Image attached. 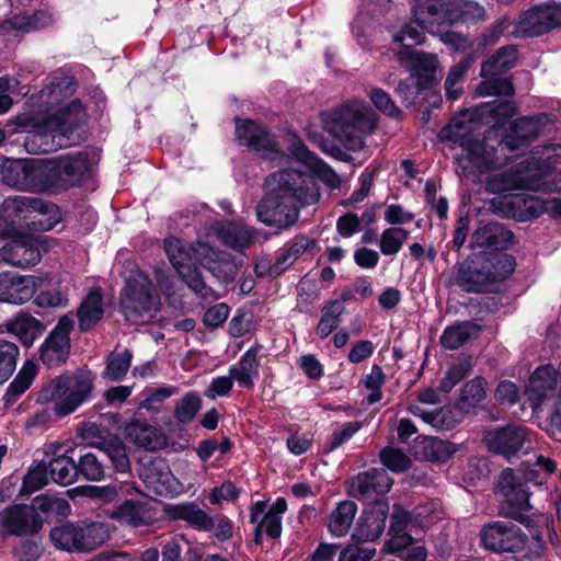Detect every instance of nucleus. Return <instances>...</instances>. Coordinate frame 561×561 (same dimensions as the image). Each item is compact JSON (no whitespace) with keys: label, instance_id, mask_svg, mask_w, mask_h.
I'll use <instances>...</instances> for the list:
<instances>
[{"label":"nucleus","instance_id":"0e129e2a","mask_svg":"<svg viewBox=\"0 0 561 561\" xmlns=\"http://www.w3.org/2000/svg\"><path fill=\"white\" fill-rule=\"evenodd\" d=\"M48 471L46 466L38 465L28 470L23 479L22 494H32L47 484Z\"/></svg>","mask_w":561,"mask_h":561},{"label":"nucleus","instance_id":"4d7b16f0","mask_svg":"<svg viewBox=\"0 0 561 561\" xmlns=\"http://www.w3.org/2000/svg\"><path fill=\"white\" fill-rule=\"evenodd\" d=\"M202 400L195 392L186 393L182 399L176 401L174 416L181 423H190L199 411Z\"/></svg>","mask_w":561,"mask_h":561},{"label":"nucleus","instance_id":"423d86ee","mask_svg":"<svg viewBox=\"0 0 561 561\" xmlns=\"http://www.w3.org/2000/svg\"><path fill=\"white\" fill-rule=\"evenodd\" d=\"M164 250L170 263L187 286L201 297L207 298L211 289L205 285L196 264L214 273L215 265L220 261V253L207 243L198 242L192 248L176 238L165 239Z\"/></svg>","mask_w":561,"mask_h":561},{"label":"nucleus","instance_id":"a211bd4d","mask_svg":"<svg viewBox=\"0 0 561 561\" xmlns=\"http://www.w3.org/2000/svg\"><path fill=\"white\" fill-rule=\"evenodd\" d=\"M559 26H561V4L537 5L519 16L515 33L519 37L537 36Z\"/></svg>","mask_w":561,"mask_h":561},{"label":"nucleus","instance_id":"8fccbe9b","mask_svg":"<svg viewBox=\"0 0 561 561\" xmlns=\"http://www.w3.org/2000/svg\"><path fill=\"white\" fill-rule=\"evenodd\" d=\"M108 538L107 528L101 523L79 526V551H90Z\"/></svg>","mask_w":561,"mask_h":561},{"label":"nucleus","instance_id":"c9c22d12","mask_svg":"<svg viewBox=\"0 0 561 561\" xmlns=\"http://www.w3.org/2000/svg\"><path fill=\"white\" fill-rule=\"evenodd\" d=\"M103 316L102 294L100 289H92L78 309V321L81 331L95 325Z\"/></svg>","mask_w":561,"mask_h":561},{"label":"nucleus","instance_id":"09e8293b","mask_svg":"<svg viewBox=\"0 0 561 561\" xmlns=\"http://www.w3.org/2000/svg\"><path fill=\"white\" fill-rule=\"evenodd\" d=\"M409 234L410 232L407 229L400 227L385 229L378 242L380 252L386 256L398 254L402 250Z\"/></svg>","mask_w":561,"mask_h":561},{"label":"nucleus","instance_id":"4c0bfd02","mask_svg":"<svg viewBox=\"0 0 561 561\" xmlns=\"http://www.w3.org/2000/svg\"><path fill=\"white\" fill-rule=\"evenodd\" d=\"M111 517L122 525L140 527L150 523L151 516L145 504L134 501H126L117 510L113 511Z\"/></svg>","mask_w":561,"mask_h":561},{"label":"nucleus","instance_id":"2f4dec72","mask_svg":"<svg viewBox=\"0 0 561 561\" xmlns=\"http://www.w3.org/2000/svg\"><path fill=\"white\" fill-rule=\"evenodd\" d=\"M1 327L5 332L15 335L26 347L31 346L45 330L39 320L26 312H20Z\"/></svg>","mask_w":561,"mask_h":561},{"label":"nucleus","instance_id":"6e6d98bb","mask_svg":"<svg viewBox=\"0 0 561 561\" xmlns=\"http://www.w3.org/2000/svg\"><path fill=\"white\" fill-rule=\"evenodd\" d=\"M485 396L486 381L482 377H476L463 386L460 402L463 408H473L480 404L484 400Z\"/></svg>","mask_w":561,"mask_h":561},{"label":"nucleus","instance_id":"a18cd8bd","mask_svg":"<svg viewBox=\"0 0 561 561\" xmlns=\"http://www.w3.org/2000/svg\"><path fill=\"white\" fill-rule=\"evenodd\" d=\"M515 259L505 253L483 257V267L489 270L491 283L502 282L507 278L515 270Z\"/></svg>","mask_w":561,"mask_h":561},{"label":"nucleus","instance_id":"cd10ccee","mask_svg":"<svg viewBox=\"0 0 561 561\" xmlns=\"http://www.w3.org/2000/svg\"><path fill=\"white\" fill-rule=\"evenodd\" d=\"M126 437L136 446L147 450H159L167 446V436L146 420L133 419L125 427Z\"/></svg>","mask_w":561,"mask_h":561},{"label":"nucleus","instance_id":"c756f323","mask_svg":"<svg viewBox=\"0 0 561 561\" xmlns=\"http://www.w3.org/2000/svg\"><path fill=\"white\" fill-rule=\"evenodd\" d=\"M393 480L382 468H374L359 473L352 481V490L355 495L371 497L382 495L391 489Z\"/></svg>","mask_w":561,"mask_h":561},{"label":"nucleus","instance_id":"7c9ffc66","mask_svg":"<svg viewBox=\"0 0 561 561\" xmlns=\"http://www.w3.org/2000/svg\"><path fill=\"white\" fill-rule=\"evenodd\" d=\"M41 252L33 241H14L0 249V262L26 268L39 262Z\"/></svg>","mask_w":561,"mask_h":561},{"label":"nucleus","instance_id":"4468645a","mask_svg":"<svg viewBox=\"0 0 561 561\" xmlns=\"http://www.w3.org/2000/svg\"><path fill=\"white\" fill-rule=\"evenodd\" d=\"M531 436L530 430L526 426L512 423L485 431L483 442L491 451L510 459L522 449L530 447Z\"/></svg>","mask_w":561,"mask_h":561},{"label":"nucleus","instance_id":"0eeeda50","mask_svg":"<svg viewBox=\"0 0 561 561\" xmlns=\"http://www.w3.org/2000/svg\"><path fill=\"white\" fill-rule=\"evenodd\" d=\"M528 483L541 486V474L530 467L526 468V470L507 468L499 477L497 491L505 502V506L502 507V514L519 522L526 527H534L538 522L539 515L527 514V512L533 510Z\"/></svg>","mask_w":561,"mask_h":561},{"label":"nucleus","instance_id":"58836bf2","mask_svg":"<svg viewBox=\"0 0 561 561\" xmlns=\"http://www.w3.org/2000/svg\"><path fill=\"white\" fill-rule=\"evenodd\" d=\"M540 159L542 160V167L550 165L551 169L548 171L545 178H541V192H561V173L551 178V172L561 163V145L547 146L540 152Z\"/></svg>","mask_w":561,"mask_h":561},{"label":"nucleus","instance_id":"6e6552de","mask_svg":"<svg viewBox=\"0 0 561 561\" xmlns=\"http://www.w3.org/2000/svg\"><path fill=\"white\" fill-rule=\"evenodd\" d=\"M93 379L89 373L60 375L48 381L38 392L37 401L54 403V413L65 417L73 413L91 397Z\"/></svg>","mask_w":561,"mask_h":561},{"label":"nucleus","instance_id":"e433bc0d","mask_svg":"<svg viewBox=\"0 0 561 561\" xmlns=\"http://www.w3.org/2000/svg\"><path fill=\"white\" fill-rule=\"evenodd\" d=\"M357 506L353 501H342L329 517L328 529L334 537L345 536L354 520Z\"/></svg>","mask_w":561,"mask_h":561},{"label":"nucleus","instance_id":"680f3d73","mask_svg":"<svg viewBox=\"0 0 561 561\" xmlns=\"http://www.w3.org/2000/svg\"><path fill=\"white\" fill-rule=\"evenodd\" d=\"M131 363V353L124 351L110 355L107 359V366L105 375L112 380H121L125 377Z\"/></svg>","mask_w":561,"mask_h":561},{"label":"nucleus","instance_id":"dca6fc26","mask_svg":"<svg viewBox=\"0 0 561 561\" xmlns=\"http://www.w3.org/2000/svg\"><path fill=\"white\" fill-rule=\"evenodd\" d=\"M491 205L500 216L518 221L533 220L542 214H548V199L531 195L516 194L499 197L492 199Z\"/></svg>","mask_w":561,"mask_h":561},{"label":"nucleus","instance_id":"5701e85b","mask_svg":"<svg viewBox=\"0 0 561 561\" xmlns=\"http://www.w3.org/2000/svg\"><path fill=\"white\" fill-rule=\"evenodd\" d=\"M139 474L148 491L156 495H175L182 491V484L162 458H154L142 465Z\"/></svg>","mask_w":561,"mask_h":561},{"label":"nucleus","instance_id":"603ef678","mask_svg":"<svg viewBox=\"0 0 561 561\" xmlns=\"http://www.w3.org/2000/svg\"><path fill=\"white\" fill-rule=\"evenodd\" d=\"M50 540L58 549L79 551V526L64 524L50 530Z\"/></svg>","mask_w":561,"mask_h":561},{"label":"nucleus","instance_id":"1a4fd4ad","mask_svg":"<svg viewBox=\"0 0 561 561\" xmlns=\"http://www.w3.org/2000/svg\"><path fill=\"white\" fill-rule=\"evenodd\" d=\"M160 297L152 291L149 277L134 272L127 279L119 297V310L126 321L141 325L153 320L160 310Z\"/></svg>","mask_w":561,"mask_h":561},{"label":"nucleus","instance_id":"de8ad7c7","mask_svg":"<svg viewBox=\"0 0 561 561\" xmlns=\"http://www.w3.org/2000/svg\"><path fill=\"white\" fill-rule=\"evenodd\" d=\"M46 468L51 480L61 485L71 484L77 477V463L68 456L51 459Z\"/></svg>","mask_w":561,"mask_h":561},{"label":"nucleus","instance_id":"c85d7f7f","mask_svg":"<svg viewBox=\"0 0 561 561\" xmlns=\"http://www.w3.org/2000/svg\"><path fill=\"white\" fill-rule=\"evenodd\" d=\"M213 233L227 247L242 250L250 247L259 237V231L242 221L217 222L211 227Z\"/></svg>","mask_w":561,"mask_h":561},{"label":"nucleus","instance_id":"7ed1b4c3","mask_svg":"<svg viewBox=\"0 0 561 561\" xmlns=\"http://www.w3.org/2000/svg\"><path fill=\"white\" fill-rule=\"evenodd\" d=\"M85 118L79 101H72L56 114L22 113L11 123L19 129L28 131L24 148L31 154L48 153L70 145V135Z\"/></svg>","mask_w":561,"mask_h":561},{"label":"nucleus","instance_id":"ea45409f","mask_svg":"<svg viewBox=\"0 0 561 561\" xmlns=\"http://www.w3.org/2000/svg\"><path fill=\"white\" fill-rule=\"evenodd\" d=\"M480 327L469 321L448 327L440 336V344L448 350L461 347L468 340L477 335Z\"/></svg>","mask_w":561,"mask_h":561},{"label":"nucleus","instance_id":"a19ab883","mask_svg":"<svg viewBox=\"0 0 561 561\" xmlns=\"http://www.w3.org/2000/svg\"><path fill=\"white\" fill-rule=\"evenodd\" d=\"M386 527V512L366 513L358 524L353 537L359 541H374L378 539Z\"/></svg>","mask_w":561,"mask_h":561},{"label":"nucleus","instance_id":"473e14b6","mask_svg":"<svg viewBox=\"0 0 561 561\" xmlns=\"http://www.w3.org/2000/svg\"><path fill=\"white\" fill-rule=\"evenodd\" d=\"M164 512L170 519L183 520L190 527L199 531H204L210 525V514L201 508L195 502L169 504Z\"/></svg>","mask_w":561,"mask_h":561},{"label":"nucleus","instance_id":"72a5a7b5","mask_svg":"<svg viewBox=\"0 0 561 561\" xmlns=\"http://www.w3.org/2000/svg\"><path fill=\"white\" fill-rule=\"evenodd\" d=\"M229 374L240 387L252 388L259 378L257 352L249 348L237 364L230 366Z\"/></svg>","mask_w":561,"mask_h":561},{"label":"nucleus","instance_id":"aec40b11","mask_svg":"<svg viewBox=\"0 0 561 561\" xmlns=\"http://www.w3.org/2000/svg\"><path fill=\"white\" fill-rule=\"evenodd\" d=\"M3 207L5 210L11 211L15 215L27 216L35 213L42 216H47V218L44 221H33V225H36L39 230L44 231L53 229L60 220L59 208L55 204L45 202L44 199L38 197H8L3 202Z\"/></svg>","mask_w":561,"mask_h":561},{"label":"nucleus","instance_id":"3c124183","mask_svg":"<svg viewBox=\"0 0 561 561\" xmlns=\"http://www.w3.org/2000/svg\"><path fill=\"white\" fill-rule=\"evenodd\" d=\"M476 59V55H468L463 60L459 61L455 66H453L448 72V76L445 80V91L446 95L450 100H456L462 92V88L460 85V81L463 78L465 73L468 71L470 66Z\"/></svg>","mask_w":561,"mask_h":561},{"label":"nucleus","instance_id":"9d476101","mask_svg":"<svg viewBox=\"0 0 561 561\" xmlns=\"http://www.w3.org/2000/svg\"><path fill=\"white\" fill-rule=\"evenodd\" d=\"M50 172L44 159L4 158L0 163L2 183L21 192L39 194L51 191Z\"/></svg>","mask_w":561,"mask_h":561},{"label":"nucleus","instance_id":"e2e57ef3","mask_svg":"<svg viewBox=\"0 0 561 561\" xmlns=\"http://www.w3.org/2000/svg\"><path fill=\"white\" fill-rule=\"evenodd\" d=\"M53 22V16L48 12L38 11L32 16L28 15H16L12 20V24L15 28L24 32L42 28L48 26Z\"/></svg>","mask_w":561,"mask_h":561},{"label":"nucleus","instance_id":"f8f14e48","mask_svg":"<svg viewBox=\"0 0 561 561\" xmlns=\"http://www.w3.org/2000/svg\"><path fill=\"white\" fill-rule=\"evenodd\" d=\"M443 515L440 505L436 501L419 505L412 513L396 506L391 516V531L394 534L390 540L392 551L400 550L412 542V537L403 530L410 525L412 527L426 528L440 519Z\"/></svg>","mask_w":561,"mask_h":561},{"label":"nucleus","instance_id":"052dcab7","mask_svg":"<svg viewBox=\"0 0 561 561\" xmlns=\"http://www.w3.org/2000/svg\"><path fill=\"white\" fill-rule=\"evenodd\" d=\"M178 393L176 387L162 386L148 394L140 403L139 409H145L151 413H160L163 410L167 399Z\"/></svg>","mask_w":561,"mask_h":561},{"label":"nucleus","instance_id":"9b49d317","mask_svg":"<svg viewBox=\"0 0 561 561\" xmlns=\"http://www.w3.org/2000/svg\"><path fill=\"white\" fill-rule=\"evenodd\" d=\"M542 167L540 154L523 161L510 170L489 176L484 181V188L491 194H501L508 191L528 190L541 192V178H545L550 165Z\"/></svg>","mask_w":561,"mask_h":561},{"label":"nucleus","instance_id":"5fc2aeb1","mask_svg":"<svg viewBox=\"0 0 561 561\" xmlns=\"http://www.w3.org/2000/svg\"><path fill=\"white\" fill-rule=\"evenodd\" d=\"M19 348L13 342L0 340V383L7 381L15 370Z\"/></svg>","mask_w":561,"mask_h":561},{"label":"nucleus","instance_id":"2eb2a0df","mask_svg":"<svg viewBox=\"0 0 561 561\" xmlns=\"http://www.w3.org/2000/svg\"><path fill=\"white\" fill-rule=\"evenodd\" d=\"M481 545L495 553L519 552L526 542L525 533L515 524L495 520L480 530Z\"/></svg>","mask_w":561,"mask_h":561},{"label":"nucleus","instance_id":"b1692460","mask_svg":"<svg viewBox=\"0 0 561 561\" xmlns=\"http://www.w3.org/2000/svg\"><path fill=\"white\" fill-rule=\"evenodd\" d=\"M237 138L242 145L252 147L256 151H261L266 159H275L280 152L278 142L270 135L264 127L257 125L253 121L237 119L236 122Z\"/></svg>","mask_w":561,"mask_h":561},{"label":"nucleus","instance_id":"f03ea898","mask_svg":"<svg viewBox=\"0 0 561 561\" xmlns=\"http://www.w3.org/2000/svg\"><path fill=\"white\" fill-rule=\"evenodd\" d=\"M472 116L470 111L455 116L439 131V138L460 147L461 152L457 156L459 167L466 175L477 178L504 167L512 158L510 153L526 147L539 134L542 118L517 119L501 140L490 136L479 140L474 134Z\"/></svg>","mask_w":561,"mask_h":561},{"label":"nucleus","instance_id":"39448f33","mask_svg":"<svg viewBox=\"0 0 561 561\" xmlns=\"http://www.w3.org/2000/svg\"><path fill=\"white\" fill-rule=\"evenodd\" d=\"M321 118L324 129L352 151L365 147L366 137L375 131L378 124L377 114L366 102L357 99L324 112Z\"/></svg>","mask_w":561,"mask_h":561},{"label":"nucleus","instance_id":"bb28decb","mask_svg":"<svg viewBox=\"0 0 561 561\" xmlns=\"http://www.w3.org/2000/svg\"><path fill=\"white\" fill-rule=\"evenodd\" d=\"M398 61L402 67L417 79L420 88L434 79L438 60L436 55L413 49H403L397 53Z\"/></svg>","mask_w":561,"mask_h":561},{"label":"nucleus","instance_id":"ddd939ff","mask_svg":"<svg viewBox=\"0 0 561 561\" xmlns=\"http://www.w3.org/2000/svg\"><path fill=\"white\" fill-rule=\"evenodd\" d=\"M517 51L513 46L502 47L482 64L481 77L485 80L477 88L479 96L513 95L514 87L510 79H492L515 66Z\"/></svg>","mask_w":561,"mask_h":561},{"label":"nucleus","instance_id":"37998d69","mask_svg":"<svg viewBox=\"0 0 561 561\" xmlns=\"http://www.w3.org/2000/svg\"><path fill=\"white\" fill-rule=\"evenodd\" d=\"M37 373V367L32 360H26L13 381L9 385L4 394L7 404L13 403L18 397L24 393L32 385Z\"/></svg>","mask_w":561,"mask_h":561},{"label":"nucleus","instance_id":"69168bd1","mask_svg":"<svg viewBox=\"0 0 561 561\" xmlns=\"http://www.w3.org/2000/svg\"><path fill=\"white\" fill-rule=\"evenodd\" d=\"M471 370L470 359H463L453 365L446 376L442 379L439 388L445 392H449L457 383H459Z\"/></svg>","mask_w":561,"mask_h":561},{"label":"nucleus","instance_id":"393cba45","mask_svg":"<svg viewBox=\"0 0 561 561\" xmlns=\"http://www.w3.org/2000/svg\"><path fill=\"white\" fill-rule=\"evenodd\" d=\"M287 510V502L284 497H278L266 510V503L255 502L250 510V518L256 525V536L265 533L271 538H278L282 534V518Z\"/></svg>","mask_w":561,"mask_h":561},{"label":"nucleus","instance_id":"bf43d9fd","mask_svg":"<svg viewBox=\"0 0 561 561\" xmlns=\"http://www.w3.org/2000/svg\"><path fill=\"white\" fill-rule=\"evenodd\" d=\"M80 473L89 481H100L105 476V469L96 455L88 453L77 463V474Z\"/></svg>","mask_w":561,"mask_h":561},{"label":"nucleus","instance_id":"79ce46f5","mask_svg":"<svg viewBox=\"0 0 561 561\" xmlns=\"http://www.w3.org/2000/svg\"><path fill=\"white\" fill-rule=\"evenodd\" d=\"M409 412L436 430H449L456 424L451 410L448 408L425 410L417 404H412L409 407Z\"/></svg>","mask_w":561,"mask_h":561},{"label":"nucleus","instance_id":"864d4df0","mask_svg":"<svg viewBox=\"0 0 561 561\" xmlns=\"http://www.w3.org/2000/svg\"><path fill=\"white\" fill-rule=\"evenodd\" d=\"M413 1H414V5H413L414 16H415L417 23L407 24L401 28L400 32H398L393 35V41L396 43H401L407 47L413 46V45H419V44L423 43L424 33H423V27L421 26V24L426 26L428 28V31L431 33H433L431 31L428 23H425L422 20L417 19V15H416L417 1L416 0H413Z\"/></svg>","mask_w":561,"mask_h":561},{"label":"nucleus","instance_id":"f257e3e1","mask_svg":"<svg viewBox=\"0 0 561 561\" xmlns=\"http://www.w3.org/2000/svg\"><path fill=\"white\" fill-rule=\"evenodd\" d=\"M288 150L293 157L290 167L266 178L265 195L256 207L257 219L266 226L288 228L294 225L302 206L319 201L317 180L331 188L341 184L340 176L295 135L288 138Z\"/></svg>","mask_w":561,"mask_h":561},{"label":"nucleus","instance_id":"49530a36","mask_svg":"<svg viewBox=\"0 0 561 561\" xmlns=\"http://www.w3.org/2000/svg\"><path fill=\"white\" fill-rule=\"evenodd\" d=\"M489 277V270L483 266L479 270L473 263L466 262L459 270L458 283L467 291H479L483 285L491 283Z\"/></svg>","mask_w":561,"mask_h":561},{"label":"nucleus","instance_id":"4be33fe9","mask_svg":"<svg viewBox=\"0 0 561 561\" xmlns=\"http://www.w3.org/2000/svg\"><path fill=\"white\" fill-rule=\"evenodd\" d=\"M43 279L34 275H19L12 272L0 273V302L23 305L31 300Z\"/></svg>","mask_w":561,"mask_h":561},{"label":"nucleus","instance_id":"20e7f679","mask_svg":"<svg viewBox=\"0 0 561 561\" xmlns=\"http://www.w3.org/2000/svg\"><path fill=\"white\" fill-rule=\"evenodd\" d=\"M417 19L430 24L433 34L455 47L463 50L468 47V38L458 33L446 30L454 23H473L485 19V10L478 3L456 0L446 2L444 0H416Z\"/></svg>","mask_w":561,"mask_h":561},{"label":"nucleus","instance_id":"f3484780","mask_svg":"<svg viewBox=\"0 0 561 561\" xmlns=\"http://www.w3.org/2000/svg\"><path fill=\"white\" fill-rule=\"evenodd\" d=\"M51 190L67 188L79 184L90 171V162L85 152L62 156L47 160Z\"/></svg>","mask_w":561,"mask_h":561},{"label":"nucleus","instance_id":"c03bdc74","mask_svg":"<svg viewBox=\"0 0 561 561\" xmlns=\"http://www.w3.org/2000/svg\"><path fill=\"white\" fill-rule=\"evenodd\" d=\"M345 308L339 300L330 301L321 310V317L316 328V334L320 339L328 337L341 323V316Z\"/></svg>","mask_w":561,"mask_h":561},{"label":"nucleus","instance_id":"6ab92c4d","mask_svg":"<svg viewBox=\"0 0 561 561\" xmlns=\"http://www.w3.org/2000/svg\"><path fill=\"white\" fill-rule=\"evenodd\" d=\"M75 325L72 313L62 316L41 348V359L48 367H56L65 363L69 350V334Z\"/></svg>","mask_w":561,"mask_h":561},{"label":"nucleus","instance_id":"13d9d810","mask_svg":"<svg viewBox=\"0 0 561 561\" xmlns=\"http://www.w3.org/2000/svg\"><path fill=\"white\" fill-rule=\"evenodd\" d=\"M101 450L107 455L117 471L127 472L130 469L126 447L119 439H110L106 444H103Z\"/></svg>","mask_w":561,"mask_h":561},{"label":"nucleus","instance_id":"774afa93","mask_svg":"<svg viewBox=\"0 0 561 561\" xmlns=\"http://www.w3.org/2000/svg\"><path fill=\"white\" fill-rule=\"evenodd\" d=\"M369 99L374 106L381 113L397 117L400 115V110L391 99V96L380 88H375L370 91Z\"/></svg>","mask_w":561,"mask_h":561},{"label":"nucleus","instance_id":"f704fd0d","mask_svg":"<svg viewBox=\"0 0 561 561\" xmlns=\"http://www.w3.org/2000/svg\"><path fill=\"white\" fill-rule=\"evenodd\" d=\"M513 233L506 230L500 224H486L474 230L470 239V247L484 248V247H497L502 243L512 241Z\"/></svg>","mask_w":561,"mask_h":561},{"label":"nucleus","instance_id":"a878e982","mask_svg":"<svg viewBox=\"0 0 561 561\" xmlns=\"http://www.w3.org/2000/svg\"><path fill=\"white\" fill-rule=\"evenodd\" d=\"M559 371L550 364L539 366L529 377L526 388L527 400L536 412L546 398L556 389Z\"/></svg>","mask_w":561,"mask_h":561},{"label":"nucleus","instance_id":"338daca9","mask_svg":"<svg viewBox=\"0 0 561 561\" xmlns=\"http://www.w3.org/2000/svg\"><path fill=\"white\" fill-rule=\"evenodd\" d=\"M380 459L385 467L393 472H402L410 466V459L401 450L387 447L380 451Z\"/></svg>","mask_w":561,"mask_h":561},{"label":"nucleus","instance_id":"412c9836","mask_svg":"<svg viewBox=\"0 0 561 561\" xmlns=\"http://www.w3.org/2000/svg\"><path fill=\"white\" fill-rule=\"evenodd\" d=\"M43 520L34 508L14 504L0 512V533L10 536H26L37 533Z\"/></svg>","mask_w":561,"mask_h":561}]
</instances>
